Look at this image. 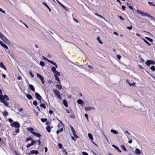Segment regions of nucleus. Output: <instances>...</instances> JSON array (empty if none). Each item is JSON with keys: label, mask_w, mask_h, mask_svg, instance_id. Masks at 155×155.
Here are the masks:
<instances>
[{"label": "nucleus", "mask_w": 155, "mask_h": 155, "mask_svg": "<svg viewBox=\"0 0 155 155\" xmlns=\"http://www.w3.org/2000/svg\"><path fill=\"white\" fill-rule=\"evenodd\" d=\"M137 12L139 13L141 15V16H143L148 17L151 18V20H154V21L155 22V18H154V17L151 16L150 14H149L148 13H146L145 12H142L140 11V10H137Z\"/></svg>", "instance_id": "obj_1"}, {"label": "nucleus", "mask_w": 155, "mask_h": 155, "mask_svg": "<svg viewBox=\"0 0 155 155\" xmlns=\"http://www.w3.org/2000/svg\"><path fill=\"white\" fill-rule=\"evenodd\" d=\"M10 125L12 127H14L16 128H19L20 126V124L18 122L15 121H13Z\"/></svg>", "instance_id": "obj_2"}, {"label": "nucleus", "mask_w": 155, "mask_h": 155, "mask_svg": "<svg viewBox=\"0 0 155 155\" xmlns=\"http://www.w3.org/2000/svg\"><path fill=\"white\" fill-rule=\"evenodd\" d=\"M155 64L154 61L150 60H147L145 63V64L148 66H150L151 64L154 65Z\"/></svg>", "instance_id": "obj_3"}, {"label": "nucleus", "mask_w": 155, "mask_h": 155, "mask_svg": "<svg viewBox=\"0 0 155 155\" xmlns=\"http://www.w3.org/2000/svg\"><path fill=\"white\" fill-rule=\"evenodd\" d=\"M53 92L55 94V96L59 99H61V97L59 91L56 89H54Z\"/></svg>", "instance_id": "obj_4"}, {"label": "nucleus", "mask_w": 155, "mask_h": 155, "mask_svg": "<svg viewBox=\"0 0 155 155\" xmlns=\"http://www.w3.org/2000/svg\"><path fill=\"white\" fill-rule=\"evenodd\" d=\"M37 76L41 80L42 84H45V80L44 78L38 73L37 74Z\"/></svg>", "instance_id": "obj_5"}, {"label": "nucleus", "mask_w": 155, "mask_h": 155, "mask_svg": "<svg viewBox=\"0 0 155 155\" xmlns=\"http://www.w3.org/2000/svg\"><path fill=\"white\" fill-rule=\"evenodd\" d=\"M2 99L3 100H5L6 101H8L9 100V98L6 95H2L1 97L0 98V100Z\"/></svg>", "instance_id": "obj_6"}, {"label": "nucleus", "mask_w": 155, "mask_h": 155, "mask_svg": "<svg viewBox=\"0 0 155 155\" xmlns=\"http://www.w3.org/2000/svg\"><path fill=\"white\" fill-rule=\"evenodd\" d=\"M36 98L40 101V102H41V100L42 99V97L38 93L36 92L35 94Z\"/></svg>", "instance_id": "obj_7"}, {"label": "nucleus", "mask_w": 155, "mask_h": 155, "mask_svg": "<svg viewBox=\"0 0 155 155\" xmlns=\"http://www.w3.org/2000/svg\"><path fill=\"white\" fill-rule=\"evenodd\" d=\"M38 153L39 152L37 150H32L30 151V153H28V154L30 155L31 154L37 155Z\"/></svg>", "instance_id": "obj_8"}, {"label": "nucleus", "mask_w": 155, "mask_h": 155, "mask_svg": "<svg viewBox=\"0 0 155 155\" xmlns=\"http://www.w3.org/2000/svg\"><path fill=\"white\" fill-rule=\"evenodd\" d=\"M0 38L1 39L2 41H4V39L6 41H8V40L5 36L2 34L0 31Z\"/></svg>", "instance_id": "obj_9"}, {"label": "nucleus", "mask_w": 155, "mask_h": 155, "mask_svg": "<svg viewBox=\"0 0 155 155\" xmlns=\"http://www.w3.org/2000/svg\"><path fill=\"white\" fill-rule=\"evenodd\" d=\"M0 102L2 103H3L5 106L7 107H9V103L8 102H7L5 100H3L2 99H1V100H0Z\"/></svg>", "instance_id": "obj_10"}, {"label": "nucleus", "mask_w": 155, "mask_h": 155, "mask_svg": "<svg viewBox=\"0 0 155 155\" xmlns=\"http://www.w3.org/2000/svg\"><path fill=\"white\" fill-rule=\"evenodd\" d=\"M31 133L33 134L34 136L38 137H40L41 136V134L39 133H35L34 131H31Z\"/></svg>", "instance_id": "obj_11"}, {"label": "nucleus", "mask_w": 155, "mask_h": 155, "mask_svg": "<svg viewBox=\"0 0 155 155\" xmlns=\"http://www.w3.org/2000/svg\"><path fill=\"white\" fill-rule=\"evenodd\" d=\"M78 104H81V106L83 105L84 104V102L81 99H78L77 101Z\"/></svg>", "instance_id": "obj_12"}, {"label": "nucleus", "mask_w": 155, "mask_h": 155, "mask_svg": "<svg viewBox=\"0 0 155 155\" xmlns=\"http://www.w3.org/2000/svg\"><path fill=\"white\" fill-rule=\"evenodd\" d=\"M141 151L138 148L136 149L135 150V153L136 154H140L141 153Z\"/></svg>", "instance_id": "obj_13"}, {"label": "nucleus", "mask_w": 155, "mask_h": 155, "mask_svg": "<svg viewBox=\"0 0 155 155\" xmlns=\"http://www.w3.org/2000/svg\"><path fill=\"white\" fill-rule=\"evenodd\" d=\"M112 146L113 147L117 150L119 153H121V151L119 149V147L116 145L113 144L112 145Z\"/></svg>", "instance_id": "obj_14"}, {"label": "nucleus", "mask_w": 155, "mask_h": 155, "mask_svg": "<svg viewBox=\"0 0 155 155\" xmlns=\"http://www.w3.org/2000/svg\"><path fill=\"white\" fill-rule=\"evenodd\" d=\"M52 128V127H51L48 126L46 127V129L48 132L50 133L51 132V129Z\"/></svg>", "instance_id": "obj_15"}, {"label": "nucleus", "mask_w": 155, "mask_h": 155, "mask_svg": "<svg viewBox=\"0 0 155 155\" xmlns=\"http://www.w3.org/2000/svg\"><path fill=\"white\" fill-rule=\"evenodd\" d=\"M48 62L54 65L56 68H57L58 67V66L57 64L56 63L52 61L49 60Z\"/></svg>", "instance_id": "obj_16"}, {"label": "nucleus", "mask_w": 155, "mask_h": 155, "mask_svg": "<svg viewBox=\"0 0 155 155\" xmlns=\"http://www.w3.org/2000/svg\"><path fill=\"white\" fill-rule=\"evenodd\" d=\"M63 104L65 106V107H68V105L67 103V102L66 100L64 99L63 101Z\"/></svg>", "instance_id": "obj_17"}, {"label": "nucleus", "mask_w": 155, "mask_h": 155, "mask_svg": "<svg viewBox=\"0 0 155 155\" xmlns=\"http://www.w3.org/2000/svg\"><path fill=\"white\" fill-rule=\"evenodd\" d=\"M29 87V88L31 90V91L34 92L35 91V89L32 85L28 84Z\"/></svg>", "instance_id": "obj_18"}, {"label": "nucleus", "mask_w": 155, "mask_h": 155, "mask_svg": "<svg viewBox=\"0 0 155 155\" xmlns=\"http://www.w3.org/2000/svg\"><path fill=\"white\" fill-rule=\"evenodd\" d=\"M94 14H95L96 15L103 19L104 20H105L106 21H107V20H106L102 15H99L97 13H94Z\"/></svg>", "instance_id": "obj_19"}, {"label": "nucleus", "mask_w": 155, "mask_h": 155, "mask_svg": "<svg viewBox=\"0 0 155 155\" xmlns=\"http://www.w3.org/2000/svg\"><path fill=\"white\" fill-rule=\"evenodd\" d=\"M95 108L94 107H87L85 108V110L86 111H89L91 110H94Z\"/></svg>", "instance_id": "obj_20"}, {"label": "nucleus", "mask_w": 155, "mask_h": 155, "mask_svg": "<svg viewBox=\"0 0 155 155\" xmlns=\"http://www.w3.org/2000/svg\"><path fill=\"white\" fill-rule=\"evenodd\" d=\"M0 67L4 69L5 70H6V68L4 65L3 63L2 62H1L0 63Z\"/></svg>", "instance_id": "obj_21"}, {"label": "nucleus", "mask_w": 155, "mask_h": 155, "mask_svg": "<svg viewBox=\"0 0 155 155\" xmlns=\"http://www.w3.org/2000/svg\"><path fill=\"white\" fill-rule=\"evenodd\" d=\"M3 114L4 117H6L8 115V113L5 110L3 113Z\"/></svg>", "instance_id": "obj_22"}, {"label": "nucleus", "mask_w": 155, "mask_h": 155, "mask_svg": "<svg viewBox=\"0 0 155 155\" xmlns=\"http://www.w3.org/2000/svg\"><path fill=\"white\" fill-rule=\"evenodd\" d=\"M51 71L53 73L57 71L56 69V68L54 67H52L51 68Z\"/></svg>", "instance_id": "obj_23"}, {"label": "nucleus", "mask_w": 155, "mask_h": 155, "mask_svg": "<svg viewBox=\"0 0 155 155\" xmlns=\"http://www.w3.org/2000/svg\"><path fill=\"white\" fill-rule=\"evenodd\" d=\"M26 97L29 100H31L32 98V97L31 95L28 94L26 95Z\"/></svg>", "instance_id": "obj_24"}, {"label": "nucleus", "mask_w": 155, "mask_h": 155, "mask_svg": "<svg viewBox=\"0 0 155 155\" xmlns=\"http://www.w3.org/2000/svg\"><path fill=\"white\" fill-rule=\"evenodd\" d=\"M88 137L91 140H93V137L92 134L90 133H88Z\"/></svg>", "instance_id": "obj_25"}, {"label": "nucleus", "mask_w": 155, "mask_h": 155, "mask_svg": "<svg viewBox=\"0 0 155 155\" xmlns=\"http://www.w3.org/2000/svg\"><path fill=\"white\" fill-rule=\"evenodd\" d=\"M110 131L111 133H112L114 134H117L118 133V132L117 131L113 129L111 130Z\"/></svg>", "instance_id": "obj_26"}, {"label": "nucleus", "mask_w": 155, "mask_h": 155, "mask_svg": "<svg viewBox=\"0 0 155 155\" xmlns=\"http://www.w3.org/2000/svg\"><path fill=\"white\" fill-rule=\"evenodd\" d=\"M40 106L41 107H42L44 109H45L46 108L45 104L44 103H41L40 104Z\"/></svg>", "instance_id": "obj_27"}, {"label": "nucleus", "mask_w": 155, "mask_h": 155, "mask_svg": "<svg viewBox=\"0 0 155 155\" xmlns=\"http://www.w3.org/2000/svg\"><path fill=\"white\" fill-rule=\"evenodd\" d=\"M32 139V138L31 137H28L25 140V142H28L29 141L31 140Z\"/></svg>", "instance_id": "obj_28"}, {"label": "nucleus", "mask_w": 155, "mask_h": 155, "mask_svg": "<svg viewBox=\"0 0 155 155\" xmlns=\"http://www.w3.org/2000/svg\"><path fill=\"white\" fill-rule=\"evenodd\" d=\"M54 76H60V73L58 71H57L55 72L54 73Z\"/></svg>", "instance_id": "obj_29"}, {"label": "nucleus", "mask_w": 155, "mask_h": 155, "mask_svg": "<svg viewBox=\"0 0 155 155\" xmlns=\"http://www.w3.org/2000/svg\"><path fill=\"white\" fill-rule=\"evenodd\" d=\"M60 6L61 7H62L66 11L68 10V8L66 7L65 6H64L63 4H62Z\"/></svg>", "instance_id": "obj_30"}, {"label": "nucleus", "mask_w": 155, "mask_h": 155, "mask_svg": "<svg viewBox=\"0 0 155 155\" xmlns=\"http://www.w3.org/2000/svg\"><path fill=\"white\" fill-rule=\"evenodd\" d=\"M39 64L42 67H44L45 66V63L42 61H40Z\"/></svg>", "instance_id": "obj_31"}, {"label": "nucleus", "mask_w": 155, "mask_h": 155, "mask_svg": "<svg viewBox=\"0 0 155 155\" xmlns=\"http://www.w3.org/2000/svg\"><path fill=\"white\" fill-rule=\"evenodd\" d=\"M56 80L58 82V83L60 84V81L58 76H54Z\"/></svg>", "instance_id": "obj_32"}, {"label": "nucleus", "mask_w": 155, "mask_h": 155, "mask_svg": "<svg viewBox=\"0 0 155 155\" xmlns=\"http://www.w3.org/2000/svg\"><path fill=\"white\" fill-rule=\"evenodd\" d=\"M145 38L148 41H149L150 42H152L153 41V40L152 39L147 37H145Z\"/></svg>", "instance_id": "obj_33"}, {"label": "nucleus", "mask_w": 155, "mask_h": 155, "mask_svg": "<svg viewBox=\"0 0 155 155\" xmlns=\"http://www.w3.org/2000/svg\"><path fill=\"white\" fill-rule=\"evenodd\" d=\"M143 41L145 43H146L147 45H148L149 46H150L151 45L150 44L148 41H147L144 38H143Z\"/></svg>", "instance_id": "obj_34"}, {"label": "nucleus", "mask_w": 155, "mask_h": 155, "mask_svg": "<svg viewBox=\"0 0 155 155\" xmlns=\"http://www.w3.org/2000/svg\"><path fill=\"white\" fill-rule=\"evenodd\" d=\"M56 87L59 90H61L62 88V87L61 85L57 84L56 85Z\"/></svg>", "instance_id": "obj_35"}, {"label": "nucleus", "mask_w": 155, "mask_h": 155, "mask_svg": "<svg viewBox=\"0 0 155 155\" xmlns=\"http://www.w3.org/2000/svg\"><path fill=\"white\" fill-rule=\"evenodd\" d=\"M121 147L122 149L124 151H127V149L123 145H121Z\"/></svg>", "instance_id": "obj_36"}, {"label": "nucleus", "mask_w": 155, "mask_h": 155, "mask_svg": "<svg viewBox=\"0 0 155 155\" xmlns=\"http://www.w3.org/2000/svg\"><path fill=\"white\" fill-rule=\"evenodd\" d=\"M41 120L42 122H45L47 121V118H42L41 119Z\"/></svg>", "instance_id": "obj_37"}, {"label": "nucleus", "mask_w": 155, "mask_h": 155, "mask_svg": "<svg viewBox=\"0 0 155 155\" xmlns=\"http://www.w3.org/2000/svg\"><path fill=\"white\" fill-rule=\"evenodd\" d=\"M150 69L151 70L153 71H155V66H152L150 68Z\"/></svg>", "instance_id": "obj_38"}, {"label": "nucleus", "mask_w": 155, "mask_h": 155, "mask_svg": "<svg viewBox=\"0 0 155 155\" xmlns=\"http://www.w3.org/2000/svg\"><path fill=\"white\" fill-rule=\"evenodd\" d=\"M36 141L35 140H31V144H32V145H34L35 143H36Z\"/></svg>", "instance_id": "obj_39"}, {"label": "nucleus", "mask_w": 155, "mask_h": 155, "mask_svg": "<svg viewBox=\"0 0 155 155\" xmlns=\"http://www.w3.org/2000/svg\"><path fill=\"white\" fill-rule=\"evenodd\" d=\"M97 39L98 40V41L101 44H103V42L101 41V40L100 39V37H98L97 38Z\"/></svg>", "instance_id": "obj_40"}, {"label": "nucleus", "mask_w": 155, "mask_h": 155, "mask_svg": "<svg viewBox=\"0 0 155 155\" xmlns=\"http://www.w3.org/2000/svg\"><path fill=\"white\" fill-rule=\"evenodd\" d=\"M58 148L59 149H61L63 147L61 143H58Z\"/></svg>", "instance_id": "obj_41"}, {"label": "nucleus", "mask_w": 155, "mask_h": 155, "mask_svg": "<svg viewBox=\"0 0 155 155\" xmlns=\"http://www.w3.org/2000/svg\"><path fill=\"white\" fill-rule=\"evenodd\" d=\"M33 104L35 106H37L38 104L37 102L36 101H34L33 102Z\"/></svg>", "instance_id": "obj_42"}, {"label": "nucleus", "mask_w": 155, "mask_h": 155, "mask_svg": "<svg viewBox=\"0 0 155 155\" xmlns=\"http://www.w3.org/2000/svg\"><path fill=\"white\" fill-rule=\"evenodd\" d=\"M69 117L72 118H75L74 115L73 114H70Z\"/></svg>", "instance_id": "obj_43"}, {"label": "nucleus", "mask_w": 155, "mask_h": 155, "mask_svg": "<svg viewBox=\"0 0 155 155\" xmlns=\"http://www.w3.org/2000/svg\"><path fill=\"white\" fill-rule=\"evenodd\" d=\"M2 46L6 49H8V46L6 45H5L4 44H3V45H2Z\"/></svg>", "instance_id": "obj_44"}, {"label": "nucleus", "mask_w": 155, "mask_h": 155, "mask_svg": "<svg viewBox=\"0 0 155 155\" xmlns=\"http://www.w3.org/2000/svg\"><path fill=\"white\" fill-rule=\"evenodd\" d=\"M116 57H117V58L119 60H120L121 59V55H119V54H117L116 55Z\"/></svg>", "instance_id": "obj_45"}, {"label": "nucleus", "mask_w": 155, "mask_h": 155, "mask_svg": "<svg viewBox=\"0 0 155 155\" xmlns=\"http://www.w3.org/2000/svg\"><path fill=\"white\" fill-rule=\"evenodd\" d=\"M27 129L28 130H30L31 131H33L34 129L31 127H29L27 128Z\"/></svg>", "instance_id": "obj_46"}, {"label": "nucleus", "mask_w": 155, "mask_h": 155, "mask_svg": "<svg viewBox=\"0 0 155 155\" xmlns=\"http://www.w3.org/2000/svg\"><path fill=\"white\" fill-rule=\"evenodd\" d=\"M66 110L67 113H71L72 111V110L71 109L68 110V109H66Z\"/></svg>", "instance_id": "obj_47"}, {"label": "nucleus", "mask_w": 155, "mask_h": 155, "mask_svg": "<svg viewBox=\"0 0 155 155\" xmlns=\"http://www.w3.org/2000/svg\"><path fill=\"white\" fill-rule=\"evenodd\" d=\"M129 84L130 86H134L136 84V83L134 82H133L131 84H130V83H129Z\"/></svg>", "instance_id": "obj_48"}, {"label": "nucleus", "mask_w": 155, "mask_h": 155, "mask_svg": "<svg viewBox=\"0 0 155 155\" xmlns=\"http://www.w3.org/2000/svg\"><path fill=\"white\" fill-rule=\"evenodd\" d=\"M29 74L32 77V78H33L34 77V75L33 74L32 72L31 71H29Z\"/></svg>", "instance_id": "obj_49"}, {"label": "nucleus", "mask_w": 155, "mask_h": 155, "mask_svg": "<svg viewBox=\"0 0 155 155\" xmlns=\"http://www.w3.org/2000/svg\"><path fill=\"white\" fill-rule=\"evenodd\" d=\"M16 134H15V135H16V134L17 133H18L19 132V128H17V129H16Z\"/></svg>", "instance_id": "obj_50"}, {"label": "nucleus", "mask_w": 155, "mask_h": 155, "mask_svg": "<svg viewBox=\"0 0 155 155\" xmlns=\"http://www.w3.org/2000/svg\"><path fill=\"white\" fill-rule=\"evenodd\" d=\"M43 4L45 5L47 8H48L49 6L47 5V4L45 2H43Z\"/></svg>", "instance_id": "obj_51"}, {"label": "nucleus", "mask_w": 155, "mask_h": 155, "mask_svg": "<svg viewBox=\"0 0 155 155\" xmlns=\"http://www.w3.org/2000/svg\"><path fill=\"white\" fill-rule=\"evenodd\" d=\"M33 146L32 144H31V143H30L27 145V146H26V147L27 148H29V147H30L31 146Z\"/></svg>", "instance_id": "obj_52"}, {"label": "nucleus", "mask_w": 155, "mask_h": 155, "mask_svg": "<svg viewBox=\"0 0 155 155\" xmlns=\"http://www.w3.org/2000/svg\"><path fill=\"white\" fill-rule=\"evenodd\" d=\"M33 146L32 144H31V143H30L27 145V146H26V147L27 148H29V147H30L31 146Z\"/></svg>", "instance_id": "obj_53"}, {"label": "nucleus", "mask_w": 155, "mask_h": 155, "mask_svg": "<svg viewBox=\"0 0 155 155\" xmlns=\"http://www.w3.org/2000/svg\"><path fill=\"white\" fill-rule=\"evenodd\" d=\"M33 146L32 144H31V143H30L27 145V146H26V147L27 148H29V147H30L31 146Z\"/></svg>", "instance_id": "obj_54"}, {"label": "nucleus", "mask_w": 155, "mask_h": 155, "mask_svg": "<svg viewBox=\"0 0 155 155\" xmlns=\"http://www.w3.org/2000/svg\"><path fill=\"white\" fill-rule=\"evenodd\" d=\"M8 120L10 123H12L13 122V120L11 118H9Z\"/></svg>", "instance_id": "obj_55"}, {"label": "nucleus", "mask_w": 155, "mask_h": 155, "mask_svg": "<svg viewBox=\"0 0 155 155\" xmlns=\"http://www.w3.org/2000/svg\"><path fill=\"white\" fill-rule=\"evenodd\" d=\"M132 26H127V28L129 30H131L132 29Z\"/></svg>", "instance_id": "obj_56"}, {"label": "nucleus", "mask_w": 155, "mask_h": 155, "mask_svg": "<svg viewBox=\"0 0 155 155\" xmlns=\"http://www.w3.org/2000/svg\"><path fill=\"white\" fill-rule=\"evenodd\" d=\"M148 3L150 5H153V6H154V5L153 3L152 2H148Z\"/></svg>", "instance_id": "obj_57"}, {"label": "nucleus", "mask_w": 155, "mask_h": 155, "mask_svg": "<svg viewBox=\"0 0 155 155\" xmlns=\"http://www.w3.org/2000/svg\"><path fill=\"white\" fill-rule=\"evenodd\" d=\"M0 12H2L3 13H5V12L2 9L0 8Z\"/></svg>", "instance_id": "obj_58"}, {"label": "nucleus", "mask_w": 155, "mask_h": 155, "mask_svg": "<svg viewBox=\"0 0 155 155\" xmlns=\"http://www.w3.org/2000/svg\"><path fill=\"white\" fill-rule=\"evenodd\" d=\"M82 154L83 155H88V153L85 152H82Z\"/></svg>", "instance_id": "obj_59"}, {"label": "nucleus", "mask_w": 155, "mask_h": 155, "mask_svg": "<svg viewBox=\"0 0 155 155\" xmlns=\"http://www.w3.org/2000/svg\"><path fill=\"white\" fill-rule=\"evenodd\" d=\"M122 8L123 11H124L126 8V7L124 5H122L121 6Z\"/></svg>", "instance_id": "obj_60"}, {"label": "nucleus", "mask_w": 155, "mask_h": 155, "mask_svg": "<svg viewBox=\"0 0 155 155\" xmlns=\"http://www.w3.org/2000/svg\"><path fill=\"white\" fill-rule=\"evenodd\" d=\"M2 95V91L1 89H0V98L1 97Z\"/></svg>", "instance_id": "obj_61"}, {"label": "nucleus", "mask_w": 155, "mask_h": 155, "mask_svg": "<svg viewBox=\"0 0 155 155\" xmlns=\"http://www.w3.org/2000/svg\"><path fill=\"white\" fill-rule=\"evenodd\" d=\"M43 57V59H44V60H46V61H47L48 62V61H49V60H48V59H47L46 57H44L43 56V57Z\"/></svg>", "instance_id": "obj_62"}, {"label": "nucleus", "mask_w": 155, "mask_h": 155, "mask_svg": "<svg viewBox=\"0 0 155 155\" xmlns=\"http://www.w3.org/2000/svg\"><path fill=\"white\" fill-rule=\"evenodd\" d=\"M2 76L3 78H4L5 79L6 78V76L5 74H2Z\"/></svg>", "instance_id": "obj_63"}, {"label": "nucleus", "mask_w": 155, "mask_h": 155, "mask_svg": "<svg viewBox=\"0 0 155 155\" xmlns=\"http://www.w3.org/2000/svg\"><path fill=\"white\" fill-rule=\"evenodd\" d=\"M53 113V111L52 110H50L49 111V113L50 114H52Z\"/></svg>", "instance_id": "obj_64"}]
</instances>
